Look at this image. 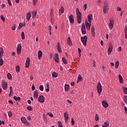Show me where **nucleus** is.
I'll return each instance as SVG.
<instances>
[{"instance_id": "45", "label": "nucleus", "mask_w": 127, "mask_h": 127, "mask_svg": "<svg viewBox=\"0 0 127 127\" xmlns=\"http://www.w3.org/2000/svg\"><path fill=\"white\" fill-rule=\"evenodd\" d=\"M39 90H40L41 91H43L44 90L43 88V85H40L39 87Z\"/></svg>"}, {"instance_id": "12", "label": "nucleus", "mask_w": 127, "mask_h": 127, "mask_svg": "<svg viewBox=\"0 0 127 127\" xmlns=\"http://www.w3.org/2000/svg\"><path fill=\"white\" fill-rule=\"evenodd\" d=\"M20 52H21V44H19L17 48V53L19 55Z\"/></svg>"}, {"instance_id": "50", "label": "nucleus", "mask_w": 127, "mask_h": 127, "mask_svg": "<svg viewBox=\"0 0 127 127\" xmlns=\"http://www.w3.org/2000/svg\"><path fill=\"white\" fill-rule=\"evenodd\" d=\"M7 0L8 1V3L9 5L10 6H11L12 4H11V1H10V0Z\"/></svg>"}, {"instance_id": "47", "label": "nucleus", "mask_w": 127, "mask_h": 127, "mask_svg": "<svg viewBox=\"0 0 127 127\" xmlns=\"http://www.w3.org/2000/svg\"><path fill=\"white\" fill-rule=\"evenodd\" d=\"M95 121H99V117L98 116V115H96L95 117Z\"/></svg>"}, {"instance_id": "2", "label": "nucleus", "mask_w": 127, "mask_h": 127, "mask_svg": "<svg viewBox=\"0 0 127 127\" xmlns=\"http://www.w3.org/2000/svg\"><path fill=\"white\" fill-rule=\"evenodd\" d=\"M109 10V3L105 2L104 3V6L103 7V12L107 13Z\"/></svg>"}, {"instance_id": "9", "label": "nucleus", "mask_w": 127, "mask_h": 127, "mask_svg": "<svg viewBox=\"0 0 127 127\" xmlns=\"http://www.w3.org/2000/svg\"><path fill=\"white\" fill-rule=\"evenodd\" d=\"M87 19L89 23H91L92 20H93V15L92 14L88 15L87 16Z\"/></svg>"}, {"instance_id": "14", "label": "nucleus", "mask_w": 127, "mask_h": 127, "mask_svg": "<svg viewBox=\"0 0 127 127\" xmlns=\"http://www.w3.org/2000/svg\"><path fill=\"white\" fill-rule=\"evenodd\" d=\"M54 59L55 61L56 62H57V63H59V55H58V54H56L55 55V57L54 58Z\"/></svg>"}, {"instance_id": "17", "label": "nucleus", "mask_w": 127, "mask_h": 127, "mask_svg": "<svg viewBox=\"0 0 127 127\" xmlns=\"http://www.w3.org/2000/svg\"><path fill=\"white\" fill-rule=\"evenodd\" d=\"M31 13L32 15V18H35V17H36V14H37V10L32 11Z\"/></svg>"}, {"instance_id": "44", "label": "nucleus", "mask_w": 127, "mask_h": 127, "mask_svg": "<svg viewBox=\"0 0 127 127\" xmlns=\"http://www.w3.org/2000/svg\"><path fill=\"white\" fill-rule=\"evenodd\" d=\"M124 101L127 104V96H125L124 98Z\"/></svg>"}, {"instance_id": "25", "label": "nucleus", "mask_w": 127, "mask_h": 127, "mask_svg": "<svg viewBox=\"0 0 127 127\" xmlns=\"http://www.w3.org/2000/svg\"><path fill=\"white\" fill-rule=\"evenodd\" d=\"M67 44L68 45H72V41H71V38H70V37H68L67 38Z\"/></svg>"}, {"instance_id": "22", "label": "nucleus", "mask_w": 127, "mask_h": 127, "mask_svg": "<svg viewBox=\"0 0 127 127\" xmlns=\"http://www.w3.org/2000/svg\"><path fill=\"white\" fill-rule=\"evenodd\" d=\"M69 89H70V86L68 84H65L64 85V91L65 92H67V91H69Z\"/></svg>"}, {"instance_id": "8", "label": "nucleus", "mask_w": 127, "mask_h": 127, "mask_svg": "<svg viewBox=\"0 0 127 127\" xmlns=\"http://www.w3.org/2000/svg\"><path fill=\"white\" fill-rule=\"evenodd\" d=\"M30 64V59H29V58H27L26 64H25L26 68H28V67H29Z\"/></svg>"}, {"instance_id": "61", "label": "nucleus", "mask_w": 127, "mask_h": 127, "mask_svg": "<svg viewBox=\"0 0 127 127\" xmlns=\"http://www.w3.org/2000/svg\"><path fill=\"white\" fill-rule=\"evenodd\" d=\"M13 95V93L10 92L9 94V97H11Z\"/></svg>"}, {"instance_id": "33", "label": "nucleus", "mask_w": 127, "mask_h": 127, "mask_svg": "<svg viewBox=\"0 0 127 127\" xmlns=\"http://www.w3.org/2000/svg\"><path fill=\"white\" fill-rule=\"evenodd\" d=\"M63 12H64V8L63 6H62L61 9L59 10V13H63Z\"/></svg>"}, {"instance_id": "35", "label": "nucleus", "mask_w": 127, "mask_h": 127, "mask_svg": "<svg viewBox=\"0 0 127 127\" xmlns=\"http://www.w3.org/2000/svg\"><path fill=\"white\" fill-rule=\"evenodd\" d=\"M123 91L126 95H127V87H123Z\"/></svg>"}, {"instance_id": "1", "label": "nucleus", "mask_w": 127, "mask_h": 127, "mask_svg": "<svg viewBox=\"0 0 127 127\" xmlns=\"http://www.w3.org/2000/svg\"><path fill=\"white\" fill-rule=\"evenodd\" d=\"M81 41L82 42L84 46H87V40L88 39V37L87 36H84V37H81Z\"/></svg>"}, {"instance_id": "53", "label": "nucleus", "mask_w": 127, "mask_h": 127, "mask_svg": "<svg viewBox=\"0 0 127 127\" xmlns=\"http://www.w3.org/2000/svg\"><path fill=\"white\" fill-rule=\"evenodd\" d=\"M32 90L33 91H34V90H35V86H34V84H33L32 86Z\"/></svg>"}, {"instance_id": "37", "label": "nucleus", "mask_w": 127, "mask_h": 127, "mask_svg": "<svg viewBox=\"0 0 127 127\" xmlns=\"http://www.w3.org/2000/svg\"><path fill=\"white\" fill-rule=\"evenodd\" d=\"M62 61L64 64H67V61L66 60V59H65V58H63Z\"/></svg>"}, {"instance_id": "7", "label": "nucleus", "mask_w": 127, "mask_h": 127, "mask_svg": "<svg viewBox=\"0 0 127 127\" xmlns=\"http://www.w3.org/2000/svg\"><path fill=\"white\" fill-rule=\"evenodd\" d=\"M38 101L40 103H44V101H45V100L44 99V96H40L38 98Z\"/></svg>"}, {"instance_id": "41", "label": "nucleus", "mask_w": 127, "mask_h": 127, "mask_svg": "<svg viewBox=\"0 0 127 127\" xmlns=\"http://www.w3.org/2000/svg\"><path fill=\"white\" fill-rule=\"evenodd\" d=\"M38 1V0H33V5H36V3H37Z\"/></svg>"}, {"instance_id": "36", "label": "nucleus", "mask_w": 127, "mask_h": 127, "mask_svg": "<svg viewBox=\"0 0 127 127\" xmlns=\"http://www.w3.org/2000/svg\"><path fill=\"white\" fill-rule=\"evenodd\" d=\"M21 36L22 39H24L25 38V35H24V32H22Z\"/></svg>"}, {"instance_id": "24", "label": "nucleus", "mask_w": 127, "mask_h": 127, "mask_svg": "<svg viewBox=\"0 0 127 127\" xmlns=\"http://www.w3.org/2000/svg\"><path fill=\"white\" fill-rule=\"evenodd\" d=\"M34 98H36V99L38 98V92L37 91L34 92Z\"/></svg>"}, {"instance_id": "49", "label": "nucleus", "mask_w": 127, "mask_h": 127, "mask_svg": "<svg viewBox=\"0 0 127 127\" xmlns=\"http://www.w3.org/2000/svg\"><path fill=\"white\" fill-rule=\"evenodd\" d=\"M1 19L2 20V21H5V18L3 17L2 15H0Z\"/></svg>"}, {"instance_id": "4", "label": "nucleus", "mask_w": 127, "mask_h": 127, "mask_svg": "<svg viewBox=\"0 0 127 127\" xmlns=\"http://www.w3.org/2000/svg\"><path fill=\"white\" fill-rule=\"evenodd\" d=\"M112 51H113V45H112V44H110L109 46L108 51V55H110L111 53H112Z\"/></svg>"}, {"instance_id": "15", "label": "nucleus", "mask_w": 127, "mask_h": 127, "mask_svg": "<svg viewBox=\"0 0 127 127\" xmlns=\"http://www.w3.org/2000/svg\"><path fill=\"white\" fill-rule=\"evenodd\" d=\"M76 15H77V18L81 17L82 14L80 13V11H79V9L78 8L76 9Z\"/></svg>"}, {"instance_id": "30", "label": "nucleus", "mask_w": 127, "mask_h": 127, "mask_svg": "<svg viewBox=\"0 0 127 127\" xmlns=\"http://www.w3.org/2000/svg\"><path fill=\"white\" fill-rule=\"evenodd\" d=\"M46 86H47V89H46V92L48 93V92H49L50 91L49 84L48 83H47Z\"/></svg>"}, {"instance_id": "5", "label": "nucleus", "mask_w": 127, "mask_h": 127, "mask_svg": "<svg viewBox=\"0 0 127 127\" xmlns=\"http://www.w3.org/2000/svg\"><path fill=\"white\" fill-rule=\"evenodd\" d=\"M81 32L82 34H86V27H85V23H82V24Z\"/></svg>"}, {"instance_id": "19", "label": "nucleus", "mask_w": 127, "mask_h": 127, "mask_svg": "<svg viewBox=\"0 0 127 127\" xmlns=\"http://www.w3.org/2000/svg\"><path fill=\"white\" fill-rule=\"evenodd\" d=\"M31 17V13L30 12H29L27 13L26 18L28 20V21H29V19H30V18Z\"/></svg>"}, {"instance_id": "18", "label": "nucleus", "mask_w": 127, "mask_h": 127, "mask_svg": "<svg viewBox=\"0 0 127 127\" xmlns=\"http://www.w3.org/2000/svg\"><path fill=\"white\" fill-rule=\"evenodd\" d=\"M69 22L70 23H74V19H73V15H70L69 16Z\"/></svg>"}, {"instance_id": "11", "label": "nucleus", "mask_w": 127, "mask_h": 127, "mask_svg": "<svg viewBox=\"0 0 127 127\" xmlns=\"http://www.w3.org/2000/svg\"><path fill=\"white\" fill-rule=\"evenodd\" d=\"M2 87L3 89V90H5V89H6V88H7V83L6 82H5L4 81L2 80Z\"/></svg>"}, {"instance_id": "28", "label": "nucleus", "mask_w": 127, "mask_h": 127, "mask_svg": "<svg viewBox=\"0 0 127 127\" xmlns=\"http://www.w3.org/2000/svg\"><path fill=\"white\" fill-rule=\"evenodd\" d=\"M58 76V74H57V73H56V72H53L52 73V77L53 78H56Z\"/></svg>"}, {"instance_id": "39", "label": "nucleus", "mask_w": 127, "mask_h": 127, "mask_svg": "<svg viewBox=\"0 0 127 127\" xmlns=\"http://www.w3.org/2000/svg\"><path fill=\"white\" fill-rule=\"evenodd\" d=\"M7 77L9 80H10L11 79V74L9 73H7Z\"/></svg>"}, {"instance_id": "59", "label": "nucleus", "mask_w": 127, "mask_h": 127, "mask_svg": "<svg viewBox=\"0 0 127 127\" xmlns=\"http://www.w3.org/2000/svg\"><path fill=\"white\" fill-rule=\"evenodd\" d=\"M70 85H71V86H74V85H75V83L74 82H71V83H70Z\"/></svg>"}, {"instance_id": "64", "label": "nucleus", "mask_w": 127, "mask_h": 127, "mask_svg": "<svg viewBox=\"0 0 127 127\" xmlns=\"http://www.w3.org/2000/svg\"><path fill=\"white\" fill-rule=\"evenodd\" d=\"M124 110H125V112H126V113H127V107H125L124 108Z\"/></svg>"}, {"instance_id": "62", "label": "nucleus", "mask_w": 127, "mask_h": 127, "mask_svg": "<svg viewBox=\"0 0 127 127\" xmlns=\"http://www.w3.org/2000/svg\"><path fill=\"white\" fill-rule=\"evenodd\" d=\"M20 100H21V99L20 98V97H17V101H20Z\"/></svg>"}, {"instance_id": "31", "label": "nucleus", "mask_w": 127, "mask_h": 127, "mask_svg": "<svg viewBox=\"0 0 127 127\" xmlns=\"http://www.w3.org/2000/svg\"><path fill=\"white\" fill-rule=\"evenodd\" d=\"M109 25L110 30H112V29H113V28L114 27V25L113 24V23H110L109 24Z\"/></svg>"}, {"instance_id": "57", "label": "nucleus", "mask_w": 127, "mask_h": 127, "mask_svg": "<svg viewBox=\"0 0 127 127\" xmlns=\"http://www.w3.org/2000/svg\"><path fill=\"white\" fill-rule=\"evenodd\" d=\"M8 103H9V104H11V105L13 104V102H12V100H9Z\"/></svg>"}, {"instance_id": "48", "label": "nucleus", "mask_w": 127, "mask_h": 127, "mask_svg": "<svg viewBox=\"0 0 127 127\" xmlns=\"http://www.w3.org/2000/svg\"><path fill=\"white\" fill-rule=\"evenodd\" d=\"M81 17L77 18V22L78 23H81Z\"/></svg>"}, {"instance_id": "32", "label": "nucleus", "mask_w": 127, "mask_h": 127, "mask_svg": "<svg viewBox=\"0 0 127 127\" xmlns=\"http://www.w3.org/2000/svg\"><path fill=\"white\" fill-rule=\"evenodd\" d=\"M3 65V60H2V58H0V66H2Z\"/></svg>"}, {"instance_id": "21", "label": "nucleus", "mask_w": 127, "mask_h": 127, "mask_svg": "<svg viewBox=\"0 0 127 127\" xmlns=\"http://www.w3.org/2000/svg\"><path fill=\"white\" fill-rule=\"evenodd\" d=\"M102 105L103 106L104 108H107L109 107V104L106 101L102 102Z\"/></svg>"}, {"instance_id": "16", "label": "nucleus", "mask_w": 127, "mask_h": 127, "mask_svg": "<svg viewBox=\"0 0 127 127\" xmlns=\"http://www.w3.org/2000/svg\"><path fill=\"white\" fill-rule=\"evenodd\" d=\"M57 49L58 52H59L60 53H61L62 52V49H61V45H60V43H58Z\"/></svg>"}, {"instance_id": "6", "label": "nucleus", "mask_w": 127, "mask_h": 127, "mask_svg": "<svg viewBox=\"0 0 127 127\" xmlns=\"http://www.w3.org/2000/svg\"><path fill=\"white\" fill-rule=\"evenodd\" d=\"M21 121L23 123V124H24V125H26V126H28L29 125V123H28V122H27V120H26L24 117L21 118Z\"/></svg>"}, {"instance_id": "20", "label": "nucleus", "mask_w": 127, "mask_h": 127, "mask_svg": "<svg viewBox=\"0 0 127 127\" xmlns=\"http://www.w3.org/2000/svg\"><path fill=\"white\" fill-rule=\"evenodd\" d=\"M91 31L92 34V36H95V27L94 26L91 27Z\"/></svg>"}, {"instance_id": "51", "label": "nucleus", "mask_w": 127, "mask_h": 127, "mask_svg": "<svg viewBox=\"0 0 127 127\" xmlns=\"http://www.w3.org/2000/svg\"><path fill=\"white\" fill-rule=\"evenodd\" d=\"M117 11H122V8L120 7H118L117 8Z\"/></svg>"}, {"instance_id": "58", "label": "nucleus", "mask_w": 127, "mask_h": 127, "mask_svg": "<svg viewBox=\"0 0 127 127\" xmlns=\"http://www.w3.org/2000/svg\"><path fill=\"white\" fill-rule=\"evenodd\" d=\"M19 26L21 27V28H22V26H23V24H22V23H20Z\"/></svg>"}, {"instance_id": "3", "label": "nucleus", "mask_w": 127, "mask_h": 127, "mask_svg": "<svg viewBox=\"0 0 127 127\" xmlns=\"http://www.w3.org/2000/svg\"><path fill=\"white\" fill-rule=\"evenodd\" d=\"M97 88L98 94H101V93H102V84H101L100 81L98 82Z\"/></svg>"}, {"instance_id": "40", "label": "nucleus", "mask_w": 127, "mask_h": 127, "mask_svg": "<svg viewBox=\"0 0 127 127\" xmlns=\"http://www.w3.org/2000/svg\"><path fill=\"white\" fill-rule=\"evenodd\" d=\"M8 116L9 118H11V117L12 116V112H11V111H9L8 112Z\"/></svg>"}, {"instance_id": "26", "label": "nucleus", "mask_w": 127, "mask_h": 127, "mask_svg": "<svg viewBox=\"0 0 127 127\" xmlns=\"http://www.w3.org/2000/svg\"><path fill=\"white\" fill-rule=\"evenodd\" d=\"M119 78L120 80V83L123 84V83H124V81L123 80V77L122 76V75H121V74L119 75Z\"/></svg>"}, {"instance_id": "23", "label": "nucleus", "mask_w": 127, "mask_h": 127, "mask_svg": "<svg viewBox=\"0 0 127 127\" xmlns=\"http://www.w3.org/2000/svg\"><path fill=\"white\" fill-rule=\"evenodd\" d=\"M82 79H83V78L82 77V76H81V74H79L78 76L77 77V83H79L80 82V81H82Z\"/></svg>"}, {"instance_id": "42", "label": "nucleus", "mask_w": 127, "mask_h": 127, "mask_svg": "<svg viewBox=\"0 0 127 127\" xmlns=\"http://www.w3.org/2000/svg\"><path fill=\"white\" fill-rule=\"evenodd\" d=\"M59 127H63V125H62V123L61 122L59 121Z\"/></svg>"}, {"instance_id": "10", "label": "nucleus", "mask_w": 127, "mask_h": 127, "mask_svg": "<svg viewBox=\"0 0 127 127\" xmlns=\"http://www.w3.org/2000/svg\"><path fill=\"white\" fill-rule=\"evenodd\" d=\"M64 121L65 123H67L68 122V119H69V114H68L67 112H65L64 113Z\"/></svg>"}, {"instance_id": "54", "label": "nucleus", "mask_w": 127, "mask_h": 127, "mask_svg": "<svg viewBox=\"0 0 127 127\" xmlns=\"http://www.w3.org/2000/svg\"><path fill=\"white\" fill-rule=\"evenodd\" d=\"M12 30H15V24H14L13 26L12 27Z\"/></svg>"}, {"instance_id": "60", "label": "nucleus", "mask_w": 127, "mask_h": 127, "mask_svg": "<svg viewBox=\"0 0 127 127\" xmlns=\"http://www.w3.org/2000/svg\"><path fill=\"white\" fill-rule=\"evenodd\" d=\"M13 99H14V100H15V101H17V97H16V96H14L13 97Z\"/></svg>"}, {"instance_id": "55", "label": "nucleus", "mask_w": 127, "mask_h": 127, "mask_svg": "<svg viewBox=\"0 0 127 127\" xmlns=\"http://www.w3.org/2000/svg\"><path fill=\"white\" fill-rule=\"evenodd\" d=\"M0 53L1 54H3V50L2 49V48H0Z\"/></svg>"}, {"instance_id": "63", "label": "nucleus", "mask_w": 127, "mask_h": 127, "mask_svg": "<svg viewBox=\"0 0 127 127\" xmlns=\"http://www.w3.org/2000/svg\"><path fill=\"white\" fill-rule=\"evenodd\" d=\"M78 51L79 54H80V53H81V49H80V48H78Z\"/></svg>"}, {"instance_id": "46", "label": "nucleus", "mask_w": 127, "mask_h": 127, "mask_svg": "<svg viewBox=\"0 0 127 127\" xmlns=\"http://www.w3.org/2000/svg\"><path fill=\"white\" fill-rule=\"evenodd\" d=\"M71 125L72 126H74V125H75V121L73 118H71Z\"/></svg>"}, {"instance_id": "38", "label": "nucleus", "mask_w": 127, "mask_h": 127, "mask_svg": "<svg viewBox=\"0 0 127 127\" xmlns=\"http://www.w3.org/2000/svg\"><path fill=\"white\" fill-rule=\"evenodd\" d=\"M119 61L116 62V63L115 64L116 69H118V68H119Z\"/></svg>"}, {"instance_id": "56", "label": "nucleus", "mask_w": 127, "mask_h": 127, "mask_svg": "<svg viewBox=\"0 0 127 127\" xmlns=\"http://www.w3.org/2000/svg\"><path fill=\"white\" fill-rule=\"evenodd\" d=\"M125 33H127V25H126V26L125 28Z\"/></svg>"}, {"instance_id": "13", "label": "nucleus", "mask_w": 127, "mask_h": 127, "mask_svg": "<svg viewBox=\"0 0 127 127\" xmlns=\"http://www.w3.org/2000/svg\"><path fill=\"white\" fill-rule=\"evenodd\" d=\"M85 26L88 30H90L91 29V23H89V22L88 21H85Z\"/></svg>"}, {"instance_id": "34", "label": "nucleus", "mask_w": 127, "mask_h": 127, "mask_svg": "<svg viewBox=\"0 0 127 127\" xmlns=\"http://www.w3.org/2000/svg\"><path fill=\"white\" fill-rule=\"evenodd\" d=\"M109 122H108V121H107V122H105V123H104L103 126H104L106 127H109Z\"/></svg>"}, {"instance_id": "29", "label": "nucleus", "mask_w": 127, "mask_h": 127, "mask_svg": "<svg viewBox=\"0 0 127 127\" xmlns=\"http://www.w3.org/2000/svg\"><path fill=\"white\" fill-rule=\"evenodd\" d=\"M15 68H16L17 73H18V72H19L20 70V67L19 65H17L16 66Z\"/></svg>"}, {"instance_id": "27", "label": "nucleus", "mask_w": 127, "mask_h": 127, "mask_svg": "<svg viewBox=\"0 0 127 127\" xmlns=\"http://www.w3.org/2000/svg\"><path fill=\"white\" fill-rule=\"evenodd\" d=\"M42 52L41 51H39L38 52V58L39 59H40V58H41V57H42Z\"/></svg>"}, {"instance_id": "43", "label": "nucleus", "mask_w": 127, "mask_h": 127, "mask_svg": "<svg viewBox=\"0 0 127 127\" xmlns=\"http://www.w3.org/2000/svg\"><path fill=\"white\" fill-rule=\"evenodd\" d=\"M27 109L28 111H32V108L30 106H28L27 107Z\"/></svg>"}, {"instance_id": "52", "label": "nucleus", "mask_w": 127, "mask_h": 127, "mask_svg": "<svg viewBox=\"0 0 127 127\" xmlns=\"http://www.w3.org/2000/svg\"><path fill=\"white\" fill-rule=\"evenodd\" d=\"M83 8H84V10H86V9H87V4H85L84 5Z\"/></svg>"}]
</instances>
